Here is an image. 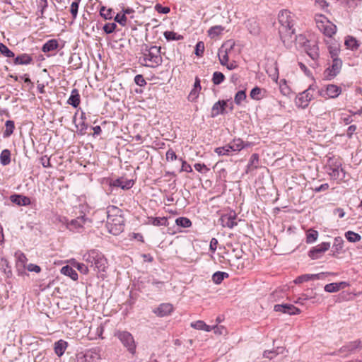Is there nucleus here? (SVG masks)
Here are the masks:
<instances>
[{"mask_svg": "<svg viewBox=\"0 0 362 362\" xmlns=\"http://www.w3.org/2000/svg\"><path fill=\"white\" fill-rule=\"evenodd\" d=\"M160 47L151 46L145 45V48L142 49L141 56L139 57V63L146 67L157 68L163 63V58L160 55Z\"/></svg>", "mask_w": 362, "mask_h": 362, "instance_id": "nucleus-1", "label": "nucleus"}, {"mask_svg": "<svg viewBox=\"0 0 362 362\" xmlns=\"http://www.w3.org/2000/svg\"><path fill=\"white\" fill-rule=\"evenodd\" d=\"M83 259L88 264V267L94 271L98 272L105 271L107 259L100 251L91 250L83 255Z\"/></svg>", "mask_w": 362, "mask_h": 362, "instance_id": "nucleus-2", "label": "nucleus"}, {"mask_svg": "<svg viewBox=\"0 0 362 362\" xmlns=\"http://www.w3.org/2000/svg\"><path fill=\"white\" fill-rule=\"evenodd\" d=\"M315 23L318 29L327 37H331L337 32V26L322 14L315 16Z\"/></svg>", "mask_w": 362, "mask_h": 362, "instance_id": "nucleus-3", "label": "nucleus"}, {"mask_svg": "<svg viewBox=\"0 0 362 362\" xmlns=\"http://www.w3.org/2000/svg\"><path fill=\"white\" fill-rule=\"evenodd\" d=\"M327 172L332 179L335 180H342L345 177V172L341 168L340 162L334 161L329 158L327 166Z\"/></svg>", "mask_w": 362, "mask_h": 362, "instance_id": "nucleus-4", "label": "nucleus"}, {"mask_svg": "<svg viewBox=\"0 0 362 362\" xmlns=\"http://www.w3.org/2000/svg\"><path fill=\"white\" fill-rule=\"evenodd\" d=\"M342 66V61L341 59H332L329 66L324 71V77L327 80H332L337 76Z\"/></svg>", "mask_w": 362, "mask_h": 362, "instance_id": "nucleus-5", "label": "nucleus"}, {"mask_svg": "<svg viewBox=\"0 0 362 362\" xmlns=\"http://www.w3.org/2000/svg\"><path fill=\"white\" fill-rule=\"evenodd\" d=\"M117 337L129 352L134 353L136 345L134 338L129 332L126 331L119 332L117 334Z\"/></svg>", "mask_w": 362, "mask_h": 362, "instance_id": "nucleus-6", "label": "nucleus"}, {"mask_svg": "<svg viewBox=\"0 0 362 362\" xmlns=\"http://www.w3.org/2000/svg\"><path fill=\"white\" fill-rule=\"evenodd\" d=\"M89 221L85 216H81L70 221H66L67 228L73 232L80 233L83 229L84 225Z\"/></svg>", "mask_w": 362, "mask_h": 362, "instance_id": "nucleus-7", "label": "nucleus"}, {"mask_svg": "<svg viewBox=\"0 0 362 362\" xmlns=\"http://www.w3.org/2000/svg\"><path fill=\"white\" fill-rule=\"evenodd\" d=\"M221 225L224 228H233L237 226V214L234 211L223 214L219 218Z\"/></svg>", "mask_w": 362, "mask_h": 362, "instance_id": "nucleus-8", "label": "nucleus"}, {"mask_svg": "<svg viewBox=\"0 0 362 362\" xmlns=\"http://www.w3.org/2000/svg\"><path fill=\"white\" fill-rule=\"evenodd\" d=\"M313 98L312 89L309 88L297 95L296 98V105L304 109L308 106Z\"/></svg>", "mask_w": 362, "mask_h": 362, "instance_id": "nucleus-9", "label": "nucleus"}, {"mask_svg": "<svg viewBox=\"0 0 362 362\" xmlns=\"http://www.w3.org/2000/svg\"><path fill=\"white\" fill-rule=\"evenodd\" d=\"M279 22L280 23L279 28L286 29V28L293 26V18L291 16V13L288 10H282L279 12Z\"/></svg>", "mask_w": 362, "mask_h": 362, "instance_id": "nucleus-10", "label": "nucleus"}, {"mask_svg": "<svg viewBox=\"0 0 362 362\" xmlns=\"http://www.w3.org/2000/svg\"><path fill=\"white\" fill-rule=\"evenodd\" d=\"M15 257L16 259V267L17 272L18 275H23L25 273V269L27 267L28 259L25 255L20 250L15 252Z\"/></svg>", "mask_w": 362, "mask_h": 362, "instance_id": "nucleus-11", "label": "nucleus"}, {"mask_svg": "<svg viewBox=\"0 0 362 362\" xmlns=\"http://www.w3.org/2000/svg\"><path fill=\"white\" fill-rule=\"evenodd\" d=\"M361 341H354L348 343L347 344L343 346L338 351L337 355L341 354L342 356H348L349 354L354 353L358 349H360L361 346Z\"/></svg>", "mask_w": 362, "mask_h": 362, "instance_id": "nucleus-12", "label": "nucleus"}, {"mask_svg": "<svg viewBox=\"0 0 362 362\" xmlns=\"http://www.w3.org/2000/svg\"><path fill=\"white\" fill-rule=\"evenodd\" d=\"M234 45V43L228 42L222 45L218 50V58L221 65H226L228 62V52L230 51Z\"/></svg>", "mask_w": 362, "mask_h": 362, "instance_id": "nucleus-13", "label": "nucleus"}, {"mask_svg": "<svg viewBox=\"0 0 362 362\" xmlns=\"http://www.w3.org/2000/svg\"><path fill=\"white\" fill-rule=\"evenodd\" d=\"M115 219L111 216H107V227L108 231L114 235H119L124 229V225L122 223V220L118 221V223H114Z\"/></svg>", "mask_w": 362, "mask_h": 362, "instance_id": "nucleus-14", "label": "nucleus"}, {"mask_svg": "<svg viewBox=\"0 0 362 362\" xmlns=\"http://www.w3.org/2000/svg\"><path fill=\"white\" fill-rule=\"evenodd\" d=\"M329 243H322L321 244L313 247L309 251L308 255L312 259H318L322 253L329 250Z\"/></svg>", "mask_w": 362, "mask_h": 362, "instance_id": "nucleus-15", "label": "nucleus"}, {"mask_svg": "<svg viewBox=\"0 0 362 362\" xmlns=\"http://www.w3.org/2000/svg\"><path fill=\"white\" fill-rule=\"evenodd\" d=\"M279 33L284 45L288 46L293 42L295 34V30L293 28V26L284 30L283 28H279Z\"/></svg>", "mask_w": 362, "mask_h": 362, "instance_id": "nucleus-16", "label": "nucleus"}, {"mask_svg": "<svg viewBox=\"0 0 362 362\" xmlns=\"http://www.w3.org/2000/svg\"><path fill=\"white\" fill-rule=\"evenodd\" d=\"M276 312H281L288 315H296L300 313V310L292 304H277L274 307Z\"/></svg>", "mask_w": 362, "mask_h": 362, "instance_id": "nucleus-17", "label": "nucleus"}, {"mask_svg": "<svg viewBox=\"0 0 362 362\" xmlns=\"http://www.w3.org/2000/svg\"><path fill=\"white\" fill-rule=\"evenodd\" d=\"M109 185L110 187H120L122 189H129L133 187L134 181L132 180H127L120 177L115 180H111Z\"/></svg>", "mask_w": 362, "mask_h": 362, "instance_id": "nucleus-18", "label": "nucleus"}, {"mask_svg": "<svg viewBox=\"0 0 362 362\" xmlns=\"http://www.w3.org/2000/svg\"><path fill=\"white\" fill-rule=\"evenodd\" d=\"M11 202L18 206H26L31 204L30 199L23 194H14L9 197Z\"/></svg>", "mask_w": 362, "mask_h": 362, "instance_id": "nucleus-19", "label": "nucleus"}, {"mask_svg": "<svg viewBox=\"0 0 362 362\" xmlns=\"http://www.w3.org/2000/svg\"><path fill=\"white\" fill-rule=\"evenodd\" d=\"M226 106L227 101L226 100H218L215 103L211 108V117H216L218 115L225 114Z\"/></svg>", "mask_w": 362, "mask_h": 362, "instance_id": "nucleus-20", "label": "nucleus"}, {"mask_svg": "<svg viewBox=\"0 0 362 362\" xmlns=\"http://www.w3.org/2000/svg\"><path fill=\"white\" fill-rule=\"evenodd\" d=\"M173 310V306L172 304L162 303L153 310V313L158 317H165L170 315Z\"/></svg>", "mask_w": 362, "mask_h": 362, "instance_id": "nucleus-21", "label": "nucleus"}, {"mask_svg": "<svg viewBox=\"0 0 362 362\" xmlns=\"http://www.w3.org/2000/svg\"><path fill=\"white\" fill-rule=\"evenodd\" d=\"M201 89L202 86L200 78L198 76H196L193 88L191 90L189 94L188 95V100L191 102L195 101L199 97Z\"/></svg>", "mask_w": 362, "mask_h": 362, "instance_id": "nucleus-22", "label": "nucleus"}, {"mask_svg": "<svg viewBox=\"0 0 362 362\" xmlns=\"http://www.w3.org/2000/svg\"><path fill=\"white\" fill-rule=\"evenodd\" d=\"M83 354L88 359V362H93L100 358V350L98 347L92 348L83 353Z\"/></svg>", "mask_w": 362, "mask_h": 362, "instance_id": "nucleus-23", "label": "nucleus"}, {"mask_svg": "<svg viewBox=\"0 0 362 362\" xmlns=\"http://www.w3.org/2000/svg\"><path fill=\"white\" fill-rule=\"evenodd\" d=\"M33 59L31 55L24 53L17 56L13 63L16 65H28L33 62Z\"/></svg>", "mask_w": 362, "mask_h": 362, "instance_id": "nucleus-24", "label": "nucleus"}, {"mask_svg": "<svg viewBox=\"0 0 362 362\" xmlns=\"http://www.w3.org/2000/svg\"><path fill=\"white\" fill-rule=\"evenodd\" d=\"M68 343L64 340L60 339L56 341L54 344V353L58 356H62L64 354L65 350L66 349Z\"/></svg>", "mask_w": 362, "mask_h": 362, "instance_id": "nucleus-25", "label": "nucleus"}, {"mask_svg": "<svg viewBox=\"0 0 362 362\" xmlns=\"http://www.w3.org/2000/svg\"><path fill=\"white\" fill-rule=\"evenodd\" d=\"M80 95L77 89L74 88L71 90V95L68 99V104L72 105L74 107H77L80 104Z\"/></svg>", "mask_w": 362, "mask_h": 362, "instance_id": "nucleus-26", "label": "nucleus"}, {"mask_svg": "<svg viewBox=\"0 0 362 362\" xmlns=\"http://www.w3.org/2000/svg\"><path fill=\"white\" fill-rule=\"evenodd\" d=\"M232 150V151H240L244 148V141L240 139H234L229 144H228V147Z\"/></svg>", "mask_w": 362, "mask_h": 362, "instance_id": "nucleus-27", "label": "nucleus"}, {"mask_svg": "<svg viewBox=\"0 0 362 362\" xmlns=\"http://www.w3.org/2000/svg\"><path fill=\"white\" fill-rule=\"evenodd\" d=\"M341 92V88L334 84H329L326 88V94L331 98H337Z\"/></svg>", "mask_w": 362, "mask_h": 362, "instance_id": "nucleus-28", "label": "nucleus"}, {"mask_svg": "<svg viewBox=\"0 0 362 362\" xmlns=\"http://www.w3.org/2000/svg\"><path fill=\"white\" fill-rule=\"evenodd\" d=\"M59 47L58 41L55 39H52L45 42L42 47V51L45 53L54 51Z\"/></svg>", "mask_w": 362, "mask_h": 362, "instance_id": "nucleus-29", "label": "nucleus"}, {"mask_svg": "<svg viewBox=\"0 0 362 362\" xmlns=\"http://www.w3.org/2000/svg\"><path fill=\"white\" fill-rule=\"evenodd\" d=\"M61 273L70 277L72 280L76 281L78 278V274L69 265L64 266L61 269Z\"/></svg>", "mask_w": 362, "mask_h": 362, "instance_id": "nucleus-30", "label": "nucleus"}, {"mask_svg": "<svg viewBox=\"0 0 362 362\" xmlns=\"http://www.w3.org/2000/svg\"><path fill=\"white\" fill-rule=\"evenodd\" d=\"M148 223L155 226H166L168 225V220L165 217H148Z\"/></svg>", "mask_w": 362, "mask_h": 362, "instance_id": "nucleus-31", "label": "nucleus"}, {"mask_svg": "<svg viewBox=\"0 0 362 362\" xmlns=\"http://www.w3.org/2000/svg\"><path fill=\"white\" fill-rule=\"evenodd\" d=\"M345 282H339V283H330L325 285L324 289L326 292L328 293H334L339 291L341 288H344L343 285H345Z\"/></svg>", "mask_w": 362, "mask_h": 362, "instance_id": "nucleus-32", "label": "nucleus"}, {"mask_svg": "<svg viewBox=\"0 0 362 362\" xmlns=\"http://www.w3.org/2000/svg\"><path fill=\"white\" fill-rule=\"evenodd\" d=\"M329 53L332 59H339V54L341 52L340 46L338 43H334L328 47Z\"/></svg>", "mask_w": 362, "mask_h": 362, "instance_id": "nucleus-33", "label": "nucleus"}, {"mask_svg": "<svg viewBox=\"0 0 362 362\" xmlns=\"http://www.w3.org/2000/svg\"><path fill=\"white\" fill-rule=\"evenodd\" d=\"M0 163L2 165L6 166L11 163V151L8 149H4L0 154Z\"/></svg>", "mask_w": 362, "mask_h": 362, "instance_id": "nucleus-34", "label": "nucleus"}, {"mask_svg": "<svg viewBox=\"0 0 362 362\" xmlns=\"http://www.w3.org/2000/svg\"><path fill=\"white\" fill-rule=\"evenodd\" d=\"M229 276L228 274L223 272H216L212 276V281L216 284H220L224 279Z\"/></svg>", "mask_w": 362, "mask_h": 362, "instance_id": "nucleus-35", "label": "nucleus"}, {"mask_svg": "<svg viewBox=\"0 0 362 362\" xmlns=\"http://www.w3.org/2000/svg\"><path fill=\"white\" fill-rule=\"evenodd\" d=\"M6 129L4 132V138L9 137L13 132L15 129L14 122L12 120H7L5 123Z\"/></svg>", "mask_w": 362, "mask_h": 362, "instance_id": "nucleus-36", "label": "nucleus"}, {"mask_svg": "<svg viewBox=\"0 0 362 362\" xmlns=\"http://www.w3.org/2000/svg\"><path fill=\"white\" fill-rule=\"evenodd\" d=\"M100 15L105 20H110L112 18L113 10L112 8H107L105 6H102L100 8Z\"/></svg>", "mask_w": 362, "mask_h": 362, "instance_id": "nucleus-37", "label": "nucleus"}, {"mask_svg": "<svg viewBox=\"0 0 362 362\" xmlns=\"http://www.w3.org/2000/svg\"><path fill=\"white\" fill-rule=\"evenodd\" d=\"M345 238L351 243H356L361 240V237L358 233L349 230L345 233Z\"/></svg>", "mask_w": 362, "mask_h": 362, "instance_id": "nucleus-38", "label": "nucleus"}, {"mask_svg": "<svg viewBox=\"0 0 362 362\" xmlns=\"http://www.w3.org/2000/svg\"><path fill=\"white\" fill-rule=\"evenodd\" d=\"M175 223L182 228H189L192 226V221L187 217H179L176 218Z\"/></svg>", "mask_w": 362, "mask_h": 362, "instance_id": "nucleus-39", "label": "nucleus"}, {"mask_svg": "<svg viewBox=\"0 0 362 362\" xmlns=\"http://www.w3.org/2000/svg\"><path fill=\"white\" fill-rule=\"evenodd\" d=\"M318 237V232L315 230H309L306 234V243H313L317 240Z\"/></svg>", "mask_w": 362, "mask_h": 362, "instance_id": "nucleus-40", "label": "nucleus"}, {"mask_svg": "<svg viewBox=\"0 0 362 362\" xmlns=\"http://www.w3.org/2000/svg\"><path fill=\"white\" fill-rule=\"evenodd\" d=\"M164 36L167 40H180L183 39V36L178 35L173 31H166L164 33Z\"/></svg>", "mask_w": 362, "mask_h": 362, "instance_id": "nucleus-41", "label": "nucleus"}, {"mask_svg": "<svg viewBox=\"0 0 362 362\" xmlns=\"http://www.w3.org/2000/svg\"><path fill=\"white\" fill-rule=\"evenodd\" d=\"M225 79V76L223 73L219 71H215L213 74L212 82L214 85L221 84Z\"/></svg>", "mask_w": 362, "mask_h": 362, "instance_id": "nucleus-42", "label": "nucleus"}, {"mask_svg": "<svg viewBox=\"0 0 362 362\" xmlns=\"http://www.w3.org/2000/svg\"><path fill=\"white\" fill-rule=\"evenodd\" d=\"M224 30V28L221 25H215L211 27L209 31V35L214 37L220 35Z\"/></svg>", "mask_w": 362, "mask_h": 362, "instance_id": "nucleus-43", "label": "nucleus"}, {"mask_svg": "<svg viewBox=\"0 0 362 362\" xmlns=\"http://www.w3.org/2000/svg\"><path fill=\"white\" fill-rule=\"evenodd\" d=\"M250 96L252 99L259 100L262 99V89L257 86L253 88L250 93Z\"/></svg>", "mask_w": 362, "mask_h": 362, "instance_id": "nucleus-44", "label": "nucleus"}, {"mask_svg": "<svg viewBox=\"0 0 362 362\" xmlns=\"http://www.w3.org/2000/svg\"><path fill=\"white\" fill-rule=\"evenodd\" d=\"M259 164V155L253 153L249 160L247 168H257Z\"/></svg>", "mask_w": 362, "mask_h": 362, "instance_id": "nucleus-45", "label": "nucleus"}, {"mask_svg": "<svg viewBox=\"0 0 362 362\" xmlns=\"http://www.w3.org/2000/svg\"><path fill=\"white\" fill-rule=\"evenodd\" d=\"M246 97L245 90H239L235 95L234 102L236 105H240L246 99Z\"/></svg>", "mask_w": 362, "mask_h": 362, "instance_id": "nucleus-46", "label": "nucleus"}, {"mask_svg": "<svg viewBox=\"0 0 362 362\" xmlns=\"http://www.w3.org/2000/svg\"><path fill=\"white\" fill-rule=\"evenodd\" d=\"M227 147L228 144L224 146L217 147L215 148L214 152L218 156H229L232 150Z\"/></svg>", "mask_w": 362, "mask_h": 362, "instance_id": "nucleus-47", "label": "nucleus"}, {"mask_svg": "<svg viewBox=\"0 0 362 362\" xmlns=\"http://www.w3.org/2000/svg\"><path fill=\"white\" fill-rule=\"evenodd\" d=\"M313 281V274H303V275L298 276L294 280V283L296 284H302L303 282H306V281Z\"/></svg>", "mask_w": 362, "mask_h": 362, "instance_id": "nucleus-48", "label": "nucleus"}, {"mask_svg": "<svg viewBox=\"0 0 362 362\" xmlns=\"http://www.w3.org/2000/svg\"><path fill=\"white\" fill-rule=\"evenodd\" d=\"M344 240L341 237H336L333 243V248L335 250V252H339L340 250L343 249Z\"/></svg>", "mask_w": 362, "mask_h": 362, "instance_id": "nucleus-49", "label": "nucleus"}, {"mask_svg": "<svg viewBox=\"0 0 362 362\" xmlns=\"http://www.w3.org/2000/svg\"><path fill=\"white\" fill-rule=\"evenodd\" d=\"M0 52L5 57L8 58L14 57V53L10 50L7 46L4 45L3 43H0Z\"/></svg>", "mask_w": 362, "mask_h": 362, "instance_id": "nucleus-50", "label": "nucleus"}, {"mask_svg": "<svg viewBox=\"0 0 362 362\" xmlns=\"http://www.w3.org/2000/svg\"><path fill=\"white\" fill-rule=\"evenodd\" d=\"M81 1V0H74L71 4L70 12L74 19H75L78 15V10Z\"/></svg>", "mask_w": 362, "mask_h": 362, "instance_id": "nucleus-51", "label": "nucleus"}, {"mask_svg": "<svg viewBox=\"0 0 362 362\" xmlns=\"http://www.w3.org/2000/svg\"><path fill=\"white\" fill-rule=\"evenodd\" d=\"M345 45L351 49H357L359 46L357 40L353 37H348L345 40Z\"/></svg>", "mask_w": 362, "mask_h": 362, "instance_id": "nucleus-52", "label": "nucleus"}, {"mask_svg": "<svg viewBox=\"0 0 362 362\" xmlns=\"http://www.w3.org/2000/svg\"><path fill=\"white\" fill-rule=\"evenodd\" d=\"M74 267H76L81 274H87L88 273V264L86 263V264H83V263H79V262H76L74 264Z\"/></svg>", "mask_w": 362, "mask_h": 362, "instance_id": "nucleus-53", "label": "nucleus"}, {"mask_svg": "<svg viewBox=\"0 0 362 362\" xmlns=\"http://www.w3.org/2000/svg\"><path fill=\"white\" fill-rule=\"evenodd\" d=\"M204 52V43L202 41H199L195 46L194 54L197 57H202Z\"/></svg>", "mask_w": 362, "mask_h": 362, "instance_id": "nucleus-54", "label": "nucleus"}, {"mask_svg": "<svg viewBox=\"0 0 362 362\" xmlns=\"http://www.w3.org/2000/svg\"><path fill=\"white\" fill-rule=\"evenodd\" d=\"M78 128V134L81 135H84L86 134V130L88 127V124L84 121H81L78 124L76 125Z\"/></svg>", "mask_w": 362, "mask_h": 362, "instance_id": "nucleus-55", "label": "nucleus"}, {"mask_svg": "<svg viewBox=\"0 0 362 362\" xmlns=\"http://www.w3.org/2000/svg\"><path fill=\"white\" fill-rule=\"evenodd\" d=\"M317 49V47L316 45H314L313 47L306 49V52L310 57V58H312L313 59H317L319 57Z\"/></svg>", "mask_w": 362, "mask_h": 362, "instance_id": "nucleus-56", "label": "nucleus"}, {"mask_svg": "<svg viewBox=\"0 0 362 362\" xmlns=\"http://www.w3.org/2000/svg\"><path fill=\"white\" fill-rule=\"evenodd\" d=\"M117 28V24L115 23H106L103 26V30L107 34L112 33Z\"/></svg>", "mask_w": 362, "mask_h": 362, "instance_id": "nucleus-57", "label": "nucleus"}, {"mask_svg": "<svg viewBox=\"0 0 362 362\" xmlns=\"http://www.w3.org/2000/svg\"><path fill=\"white\" fill-rule=\"evenodd\" d=\"M114 20L122 26H125L127 22V16H124L123 14L120 15L119 13L117 14V16L114 18Z\"/></svg>", "mask_w": 362, "mask_h": 362, "instance_id": "nucleus-58", "label": "nucleus"}, {"mask_svg": "<svg viewBox=\"0 0 362 362\" xmlns=\"http://www.w3.org/2000/svg\"><path fill=\"white\" fill-rule=\"evenodd\" d=\"M194 168L196 170L203 174L209 171V168L204 163H196L194 165Z\"/></svg>", "mask_w": 362, "mask_h": 362, "instance_id": "nucleus-59", "label": "nucleus"}, {"mask_svg": "<svg viewBox=\"0 0 362 362\" xmlns=\"http://www.w3.org/2000/svg\"><path fill=\"white\" fill-rule=\"evenodd\" d=\"M155 10L159 13H162V14H167L170 11V9L169 7L168 6H163L161 4H157L156 6H155Z\"/></svg>", "mask_w": 362, "mask_h": 362, "instance_id": "nucleus-60", "label": "nucleus"}, {"mask_svg": "<svg viewBox=\"0 0 362 362\" xmlns=\"http://www.w3.org/2000/svg\"><path fill=\"white\" fill-rule=\"evenodd\" d=\"M134 82L139 86H144L146 84L144 76L141 74H138L134 77Z\"/></svg>", "mask_w": 362, "mask_h": 362, "instance_id": "nucleus-61", "label": "nucleus"}, {"mask_svg": "<svg viewBox=\"0 0 362 362\" xmlns=\"http://www.w3.org/2000/svg\"><path fill=\"white\" fill-rule=\"evenodd\" d=\"M40 162L44 168H50V158L47 156H43L40 158Z\"/></svg>", "mask_w": 362, "mask_h": 362, "instance_id": "nucleus-62", "label": "nucleus"}, {"mask_svg": "<svg viewBox=\"0 0 362 362\" xmlns=\"http://www.w3.org/2000/svg\"><path fill=\"white\" fill-rule=\"evenodd\" d=\"M180 161L182 162V168L180 171H185L187 173L192 172V168L189 164H188L185 160H182V158H180Z\"/></svg>", "mask_w": 362, "mask_h": 362, "instance_id": "nucleus-63", "label": "nucleus"}, {"mask_svg": "<svg viewBox=\"0 0 362 362\" xmlns=\"http://www.w3.org/2000/svg\"><path fill=\"white\" fill-rule=\"evenodd\" d=\"M204 323L205 322L202 320H197V321L192 322L191 327L196 329H198V330H203Z\"/></svg>", "mask_w": 362, "mask_h": 362, "instance_id": "nucleus-64", "label": "nucleus"}]
</instances>
